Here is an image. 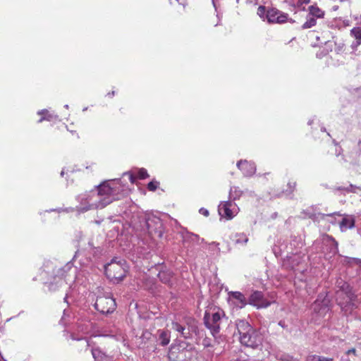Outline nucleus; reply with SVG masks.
Masks as SVG:
<instances>
[{"label":"nucleus","instance_id":"f257e3e1","mask_svg":"<svg viewBox=\"0 0 361 361\" xmlns=\"http://www.w3.org/2000/svg\"><path fill=\"white\" fill-rule=\"evenodd\" d=\"M128 190L121 179L105 180L94 189L80 193L75 197L78 202L75 207L78 213L101 209L116 201Z\"/></svg>","mask_w":361,"mask_h":361},{"label":"nucleus","instance_id":"f03ea898","mask_svg":"<svg viewBox=\"0 0 361 361\" xmlns=\"http://www.w3.org/2000/svg\"><path fill=\"white\" fill-rule=\"evenodd\" d=\"M76 270L73 268V262H69L63 267L54 270V281L48 285L51 291H55L59 287L66 285L69 286V288L74 289L78 285H82L83 282L80 281L78 276L75 275Z\"/></svg>","mask_w":361,"mask_h":361},{"label":"nucleus","instance_id":"7ed1b4c3","mask_svg":"<svg viewBox=\"0 0 361 361\" xmlns=\"http://www.w3.org/2000/svg\"><path fill=\"white\" fill-rule=\"evenodd\" d=\"M139 219V225L133 223L136 229L147 232L152 238H162L164 226L159 214L146 213L141 214Z\"/></svg>","mask_w":361,"mask_h":361},{"label":"nucleus","instance_id":"20e7f679","mask_svg":"<svg viewBox=\"0 0 361 361\" xmlns=\"http://www.w3.org/2000/svg\"><path fill=\"white\" fill-rule=\"evenodd\" d=\"M356 298V295L346 283H343L340 289L336 292L338 305L346 316L352 314L353 310L357 307Z\"/></svg>","mask_w":361,"mask_h":361},{"label":"nucleus","instance_id":"39448f33","mask_svg":"<svg viewBox=\"0 0 361 361\" xmlns=\"http://www.w3.org/2000/svg\"><path fill=\"white\" fill-rule=\"evenodd\" d=\"M126 262L124 260L116 261L113 259L110 263L104 267V271L106 276L111 281L118 283L126 276V269L125 267Z\"/></svg>","mask_w":361,"mask_h":361},{"label":"nucleus","instance_id":"423d86ee","mask_svg":"<svg viewBox=\"0 0 361 361\" xmlns=\"http://www.w3.org/2000/svg\"><path fill=\"white\" fill-rule=\"evenodd\" d=\"M223 312L219 308H214L207 310L204 316V322L206 327L209 329L211 334L216 336L220 330V322Z\"/></svg>","mask_w":361,"mask_h":361},{"label":"nucleus","instance_id":"0eeeda50","mask_svg":"<svg viewBox=\"0 0 361 361\" xmlns=\"http://www.w3.org/2000/svg\"><path fill=\"white\" fill-rule=\"evenodd\" d=\"M71 339L84 341L87 347L91 348V353L95 361H113V357L106 354L99 346L92 345V343L83 337H76L74 334L71 335Z\"/></svg>","mask_w":361,"mask_h":361},{"label":"nucleus","instance_id":"6e6552de","mask_svg":"<svg viewBox=\"0 0 361 361\" xmlns=\"http://www.w3.org/2000/svg\"><path fill=\"white\" fill-rule=\"evenodd\" d=\"M116 306L115 300L109 296L97 297L94 305V308L103 314L112 313L115 310Z\"/></svg>","mask_w":361,"mask_h":361},{"label":"nucleus","instance_id":"1a4fd4ad","mask_svg":"<svg viewBox=\"0 0 361 361\" xmlns=\"http://www.w3.org/2000/svg\"><path fill=\"white\" fill-rule=\"evenodd\" d=\"M218 212L221 217L230 220L238 214L239 207L231 200L224 201L219 204Z\"/></svg>","mask_w":361,"mask_h":361},{"label":"nucleus","instance_id":"9d476101","mask_svg":"<svg viewBox=\"0 0 361 361\" xmlns=\"http://www.w3.org/2000/svg\"><path fill=\"white\" fill-rule=\"evenodd\" d=\"M239 339L243 345L252 348H256L262 344L263 338L258 331L253 329L252 332H249L245 336L239 337Z\"/></svg>","mask_w":361,"mask_h":361},{"label":"nucleus","instance_id":"9b49d317","mask_svg":"<svg viewBox=\"0 0 361 361\" xmlns=\"http://www.w3.org/2000/svg\"><path fill=\"white\" fill-rule=\"evenodd\" d=\"M239 339L243 345L252 348H256L262 344L263 338L258 331L253 329L252 332H249L245 336L239 337Z\"/></svg>","mask_w":361,"mask_h":361},{"label":"nucleus","instance_id":"f8f14e48","mask_svg":"<svg viewBox=\"0 0 361 361\" xmlns=\"http://www.w3.org/2000/svg\"><path fill=\"white\" fill-rule=\"evenodd\" d=\"M305 261V255L301 253H291L290 255L286 256V259L284 262L285 266L290 267L292 269L302 272L304 271L303 269H300V267Z\"/></svg>","mask_w":361,"mask_h":361},{"label":"nucleus","instance_id":"ddd939ff","mask_svg":"<svg viewBox=\"0 0 361 361\" xmlns=\"http://www.w3.org/2000/svg\"><path fill=\"white\" fill-rule=\"evenodd\" d=\"M329 300L319 297L312 305L311 309L319 317H324L329 311Z\"/></svg>","mask_w":361,"mask_h":361},{"label":"nucleus","instance_id":"4468645a","mask_svg":"<svg viewBox=\"0 0 361 361\" xmlns=\"http://www.w3.org/2000/svg\"><path fill=\"white\" fill-rule=\"evenodd\" d=\"M266 19L270 23H283L288 20V14L271 8L267 10Z\"/></svg>","mask_w":361,"mask_h":361},{"label":"nucleus","instance_id":"2eb2a0df","mask_svg":"<svg viewBox=\"0 0 361 361\" xmlns=\"http://www.w3.org/2000/svg\"><path fill=\"white\" fill-rule=\"evenodd\" d=\"M248 303L259 308H265L270 305L271 302L264 298L261 291L253 292L248 300Z\"/></svg>","mask_w":361,"mask_h":361},{"label":"nucleus","instance_id":"dca6fc26","mask_svg":"<svg viewBox=\"0 0 361 361\" xmlns=\"http://www.w3.org/2000/svg\"><path fill=\"white\" fill-rule=\"evenodd\" d=\"M236 166L245 177H252L256 173V165L252 161L240 160L237 162Z\"/></svg>","mask_w":361,"mask_h":361},{"label":"nucleus","instance_id":"f3484780","mask_svg":"<svg viewBox=\"0 0 361 361\" xmlns=\"http://www.w3.org/2000/svg\"><path fill=\"white\" fill-rule=\"evenodd\" d=\"M336 195H346L349 193L356 194L361 197V187L353 184H349L347 186H336L333 189Z\"/></svg>","mask_w":361,"mask_h":361},{"label":"nucleus","instance_id":"a211bd4d","mask_svg":"<svg viewBox=\"0 0 361 361\" xmlns=\"http://www.w3.org/2000/svg\"><path fill=\"white\" fill-rule=\"evenodd\" d=\"M321 241L324 246V251L326 250L329 251V254L333 255L338 252V243L331 236L322 235Z\"/></svg>","mask_w":361,"mask_h":361},{"label":"nucleus","instance_id":"6ab92c4d","mask_svg":"<svg viewBox=\"0 0 361 361\" xmlns=\"http://www.w3.org/2000/svg\"><path fill=\"white\" fill-rule=\"evenodd\" d=\"M37 114L41 116L37 121V123H41L45 121L54 123L60 121L59 115L55 114L54 111H49L47 109L37 111Z\"/></svg>","mask_w":361,"mask_h":361},{"label":"nucleus","instance_id":"aec40b11","mask_svg":"<svg viewBox=\"0 0 361 361\" xmlns=\"http://www.w3.org/2000/svg\"><path fill=\"white\" fill-rule=\"evenodd\" d=\"M128 176L130 183H134L137 178L145 179L149 176L145 169L141 168L136 169L135 171H128L123 173V176Z\"/></svg>","mask_w":361,"mask_h":361},{"label":"nucleus","instance_id":"412c9836","mask_svg":"<svg viewBox=\"0 0 361 361\" xmlns=\"http://www.w3.org/2000/svg\"><path fill=\"white\" fill-rule=\"evenodd\" d=\"M187 348L192 349V345L185 341H182L180 342L178 345H172L169 352V358L174 359L175 355H179L180 353H183V351L185 350Z\"/></svg>","mask_w":361,"mask_h":361},{"label":"nucleus","instance_id":"4be33fe9","mask_svg":"<svg viewBox=\"0 0 361 361\" xmlns=\"http://www.w3.org/2000/svg\"><path fill=\"white\" fill-rule=\"evenodd\" d=\"M342 216V220L339 222L340 228L342 232L355 227L356 220L353 215L345 214Z\"/></svg>","mask_w":361,"mask_h":361},{"label":"nucleus","instance_id":"5701e85b","mask_svg":"<svg viewBox=\"0 0 361 361\" xmlns=\"http://www.w3.org/2000/svg\"><path fill=\"white\" fill-rule=\"evenodd\" d=\"M235 326L239 334V337H242V336H245L249 332H252L254 329L248 322L244 319H238L235 321Z\"/></svg>","mask_w":361,"mask_h":361},{"label":"nucleus","instance_id":"b1692460","mask_svg":"<svg viewBox=\"0 0 361 361\" xmlns=\"http://www.w3.org/2000/svg\"><path fill=\"white\" fill-rule=\"evenodd\" d=\"M78 258L79 259V263L81 267L87 266L90 261V254L86 251V250H78L72 260L75 261Z\"/></svg>","mask_w":361,"mask_h":361},{"label":"nucleus","instance_id":"393cba45","mask_svg":"<svg viewBox=\"0 0 361 361\" xmlns=\"http://www.w3.org/2000/svg\"><path fill=\"white\" fill-rule=\"evenodd\" d=\"M350 35L355 39L351 47L353 49H355L361 44V27H355L351 29Z\"/></svg>","mask_w":361,"mask_h":361},{"label":"nucleus","instance_id":"a878e982","mask_svg":"<svg viewBox=\"0 0 361 361\" xmlns=\"http://www.w3.org/2000/svg\"><path fill=\"white\" fill-rule=\"evenodd\" d=\"M229 296L231 299L236 300L237 302H236L235 305L239 308L244 307L246 305V304L247 303L245 297L240 292H238V291L231 292L229 293Z\"/></svg>","mask_w":361,"mask_h":361},{"label":"nucleus","instance_id":"bb28decb","mask_svg":"<svg viewBox=\"0 0 361 361\" xmlns=\"http://www.w3.org/2000/svg\"><path fill=\"white\" fill-rule=\"evenodd\" d=\"M158 342L163 346L168 345L171 339V333L168 330H159Z\"/></svg>","mask_w":361,"mask_h":361},{"label":"nucleus","instance_id":"cd10ccee","mask_svg":"<svg viewBox=\"0 0 361 361\" xmlns=\"http://www.w3.org/2000/svg\"><path fill=\"white\" fill-rule=\"evenodd\" d=\"M158 276L161 282L166 284L171 285V281L173 279L172 272L166 270V271H161L158 274Z\"/></svg>","mask_w":361,"mask_h":361},{"label":"nucleus","instance_id":"c85d7f7f","mask_svg":"<svg viewBox=\"0 0 361 361\" xmlns=\"http://www.w3.org/2000/svg\"><path fill=\"white\" fill-rule=\"evenodd\" d=\"M183 239L185 243L192 242L197 245L200 244V240H204V239H200L198 235L188 231L183 234Z\"/></svg>","mask_w":361,"mask_h":361},{"label":"nucleus","instance_id":"c756f323","mask_svg":"<svg viewBox=\"0 0 361 361\" xmlns=\"http://www.w3.org/2000/svg\"><path fill=\"white\" fill-rule=\"evenodd\" d=\"M243 192L237 186H232L229 191V199L234 202L239 200L242 196Z\"/></svg>","mask_w":361,"mask_h":361},{"label":"nucleus","instance_id":"7c9ffc66","mask_svg":"<svg viewBox=\"0 0 361 361\" xmlns=\"http://www.w3.org/2000/svg\"><path fill=\"white\" fill-rule=\"evenodd\" d=\"M308 15L317 18H322L324 16V12L320 9L317 5H312L309 7Z\"/></svg>","mask_w":361,"mask_h":361},{"label":"nucleus","instance_id":"2f4dec72","mask_svg":"<svg viewBox=\"0 0 361 361\" xmlns=\"http://www.w3.org/2000/svg\"><path fill=\"white\" fill-rule=\"evenodd\" d=\"M233 240L235 244L245 245L248 242V237L243 233H238L233 235Z\"/></svg>","mask_w":361,"mask_h":361},{"label":"nucleus","instance_id":"473e14b6","mask_svg":"<svg viewBox=\"0 0 361 361\" xmlns=\"http://www.w3.org/2000/svg\"><path fill=\"white\" fill-rule=\"evenodd\" d=\"M197 329V326L195 324V321H191V324L186 327H185V330L182 332L181 336L185 338H188L191 336L192 333L195 332Z\"/></svg>","mask_w":361,"mask_h":361},{"label":"nucleus","instance_id":"72a5a7b5","mask_svg":"<svg viewBox=\"0 0 361 361\" xmlns=\"http://www.w3.org/2000/svg\"><path fill=\"white\" fill-rule=\"evenodd\" d=\"M334 146H335V155L336 157L339 158L338 161L341 164H343V162H345V159L344 158V156L343 154V149L341 146L338 145V142H336L335 140L333 141Z\"/></svg>","mask_w":361,"mask_h":361},{"label":"nucleus","instance_id":"f704fd0d","mask_svg":"<svg viewBox=\"0 0 361 361\" xmlns=\"http://www.w3.org/2000/svg\"><path fill=\"white\" fill-rule=\"evenodd\" d=\"M317 23V20L315 18L307 15L306 21L302 25V29H308L314 27Z\"/></svg>","mask_w":361,"mask_h":361},{"label":"nucleus","instance_id":"c9c22d12","mask_svg":"<svg viewBox=\"0 0 361 361\" xmlns=\"http://www.w3.org/2000/svg\"><path fill=\"white\" fill-rule=\"evenodd\" d=\"M288 188L286 190V194L287 196H290L293 195V192L296 188V182L295 181H289L287 184Z\"/></svg>","mask_w":361,"mask_h":361},{"label":"nucleus","instance_id":"e433bc0d","mask_svg":"<svg viewBox=\"0 0 361 361\" xmlns=\"http://www.w3.org/2000/svg\"><path fill=\"white\" fill-rule=\"evenodd\" d=\"M347 262L350 266H357L361 269V259L358 258H346Z\"/></svg>","mask_w":361,"mask_h":361},{"label":"nucleus","instance_id":"4c0bfd02","mask_svg":"<svg viewBox=\"0 0 361 361\" xmlns=\"http://www.w3.org/2000/svg\"><path fill=\"white\" fill-rule=\"evenodd\" d=\"M78 328V331L82 332L83 334H86L88 332L89 329H90L91 324L89 322L85 324H79Z\"/></svg>","mask_w":361,"mask_h":361},{"label":"nucleus","instance_id":"58836bf2","mask_svg":"<svg viewBox=\"0 0 361 361\" xmlns=\"http://www.w3.org/2000/svg\"><path fill=\"white\" fill-rule=\"evenodd\" d=\"M341 216V214L338 212H335V213H333V214H323V218L324 219H326L327 221L331 223V224H334V216Z\"/></svg>","mask_w":361,"mask_h":361},{"label":"nucleus","instance_id":"ea45409f","mask_svg":"<svg viewBox=\"0 0 361 361\" xmlns=\"http://www.w3.org/2000/svg\"><path fill=\"white\" fill-rule=\"evenodd\" d=\"M74 211H75V208L74 207H59V208H55L54 209V212H57V213H61V212H65V213H70V212H73Z\"/></svg>","mask_w":361,"mask_h":361},{"label":"nucleus","instance_id":"a19ab883","mask_svg":"<svg viewBox=\"0 0 361 361\" xmlns=\"http://www.w3.org/2000/svg\"><path fill=\"white\" fill-rule=\"evenodd\" d=\"M185 326H183L182 324H179L178 322H174L172 323V329L178 332H179L180 334H182V332L185 330Z\"/></svg>","mask_w":361,"mask_h":361},{"label":"nucleus","instance_id":"79ce46f5","mask_svg":"<svg viewBox=\"0 0 361 361\" xmlns=\"http://www.w3.org/2000/svg\"><path fill=\"white\" fill-rule=\"evenodd\" d=\"M194 348L192 347V349H190L189 348H187L185 350V354H184V361H188V360H190L191 357L194 355Z\"/></svg>","mask_w":361,"mask_h":361},{"label":"nucleus","instance_id":"37998d69","mask_svg":"<svg viewBox=\"0 0 361 361\" xmlns=\"http://www.w3.org/2000/svg\"><path fill=\"white\" fill-rule=\"evenodd\" d=\"M267 12V11L264 6H259L257 8V15L263 20L266 18Z\"/></svg>","mask_w":361,"mask_h":361},{"label":"nucleus","instance_id":"c03bdc74","mask_svg":"<svg viewBox=\"0 0 361 361\" xmlns=\"http://www.w3.org/2000/svg\"><path fill=\"white\" fill-rule=\"evenodd\" d=\"M307 361H327V357L313 355L307 357Z\"/></svg>","mask_w":361,"mask_h":361},{"label":"nucleus","instance_id":"a18cd8bd","mask_svg":"<svg viewBox=\"0 0 361 361\" xmlns=\"http://www.w3.org/2000/svg\"><path fill=\"white\" fill-rule=\"evenodd\" d=\"M169 3L171 6H176L178 4L185 8L187 5V0H169Z\"/></svg>","mask_w":361,"mask_h":361},{"label":"nucleus","instance_id":"49530a36","mask_svg":"<svg viewBox=\"0 0 361 361\" xmlns=\"http://www.w3.org/2000/svg\"><path fill=\"white\" fill-rule=\"evenodd\" d=\"M146 282L145 284H143V288L147 290L152 289V286L154 285L153 280L152 279H149L148 277H146L145 279Z\"/></svg>","mask_w":361,"mask_h":361},{"label":"nucleus","instance_id":"de8ad7c7","mask_svg":"<svg viewBox=\"0 0 361 361\" xmlns=\"http://www.w3.org/2000/svg\"><path fill=\"white\" fill-rule=\"evenodd\" d=\"M159 186V183L157 181H151L147 184V189L150 191H155Z\"/></svg>","mask_w":361,"mask_h":361},{"label":"nucleus","instance_id":"09e8293b","mask_svg":"<svg viewBox=\"0 0 361 361\" xmlns=\"http://www.w3.org/2000/svg\"><path fill=\"white\" fill-rule=\"evenodd\" d=\"M357 225L358 233L361 235V211L357 214Z\"/></svg>","mask_w":361,"mask_h":361},{"label":"nucleus","instance_id":"8fccbe9b","mask_svg":"<svg viewBox=\"0 0 361 361\" xmlns=\"http://www.w3.org/2000/svg\"><path fill=\"white\" fill-rule=\"evenodd\" d=\"M184 354L185 350H183V353H180L179 355H175V358L171 360L174 361H184Z\"/></svg>","mask_w":361,"mask_h":361},{"label":"nucleus","instance_id":"3c124183","mask_svg":"<svg viewBox=\"0 0 361 361\" xmlns=\"http://www.w3.org/2000/svg\"><path fill=\"white\" fill-rule=\"evenodd\" d=\"M199 212H200V214L204 215V216H208L209 214V211L204 207L200 208L199 210Z\"/></svg>","mask_w":361,"mask_h":361},{"label":"nucleus","instance_id":"603ef678","mask_svg":"<svg viewBox=\"0 0 361 361\" xmlns=\"http://www.w3.org/2000/svg\"><path fill=\"white\" fill-rule=\"evenodd\" d=\"M46 212H54V209H47V210H45V211H42V212H40L39 214V215H43L44 213Z\"/></svg>","mask_w":361,"mask_h":361},{"label":"nucleus","instance_id":"864d4df0","mask_svg":"<svg viewBox=\"0 0 361 361\" xmlns=\"http://www.w3.org/2000/svg\"><path fill=\"white\" fill-rule=\"evenodd\" d=\"M66 314V310H65L63 311V316L62 317V318H61V322H60L61 324H64V325L66 324V323H65V322H64Z\"/></svg>","mask_w":361,"mask_h":361},{"label":"nucleus","instance_id":"5fc2aeb1","mask_svg":"<svg viewBox=\"0 0 361 361\" xmlns=\"http://www.w3.org/2000/svg\"><path fill=\"white\" fill-rule=\"evenodd\" d=\"M300 4H308L310 3V0H299Z\"/></svg>","mask_w":361,"mask_h":361},{"label":"nucleus","instance_id":"6e6d98bb","mask_svg":"<svg viewBox=\"0 0 361 361\" xmlns=\"http://www.w3.org/2000/svg\"><path fill=\"white\" fill-rule=\"evenodd\" d=\"M351 353H353L355 354V348H352V349H350L347 351V354L348 355H350Z\"/></svg>","mask_w":361,"mask_h":361},{"label":"nucleus","instance_id":"4d7b16f0","mask_svg":"<svg viewBox=\"0 0 361 361\" xmlns=\"http://www.w3.org/2000/svg\"><path fill=\"white\" fill-rule=\"evenodd\" d=\"M114 95H115V91H112V92H109V93L107 94V96H108L109 97H114Z\"/></svg>","mask_w":361,"mask_h":361},{"label":"nucleus","instance_id":"13d9d810","mask_svg":"<svg viewBox=\"0 0 361 361\" xmlns=\"http://www.w3.org/2000/svg\"><path fill=\"white\" fill-rule=\"evenodd\" d=\"M357 147H358L359 152L361 153V140L358 141V142H357Z\"/></svg>","mask_w":361,"mask_h":361},{"label":"nucleus","instance_id":"bf43d9fd","mask_svg":"<svg viewBox=\"0 0 361 361\" xmlns=\"http://www.w3.org/2000/svg\"><path fill=\"white\" fill-rule=\"evenodd\" d=\"M231 3L233 5H237L239 2V0H231Z\"/></svg>","mask_w":361,"mask_h":361},{"label":"nucleus","instance_id":"052dcab7","mask_svg":"<svg viewBox=\"0 0 361 361\" xmlns=\"http://www.w3.org/2000/svg\"><path fill=\"white\" fill-rule=\"evenodd\" d=\"M88 249L90 250H93V245L92 243H88Z\"/></svg>","mask_w":361,"mask_h":361},{"label":"nucleus","instance_id":"680f3d73","mask_svg":"<svg viewBox=\"0 0 361 361\" xmlns=\"http://www.w3.org/2000/svg\"><path fill=\"white\" fill-rule=\"evenodd\" d=\"M279 324L281 326L284 327V322H282V321L279 322Z\"/></svg>","mask_w":361,"mask_h":361},{"label":"nucleus","instance_id":"e2e57ef3","mask_svg":"<svg viewBox=\"0 0 361 361\" xmlns=\"http://www.w3.org/2000/svg\"><path fill=\"white\" fill-rule=\"evenodd\" d=\"M313 121H314V119H310V120H309V121H308V123H308V125H309V126L312 125V123H313Z\"/></svg>","mask_w":361,"mask_h":361},{"label":"nucleus","instance_id":"0e129e2a","mask_svg":"<svg viewBox=\"0 0 361 361\" xmlns=\"http://www.w3.org/2000/svg\"><path fill=\"white\" fill-rule=\"evenodd\" d=\"M0 361H6L1 355V353H0Z\"/></svg>","mask_w":361,"mask_h":361},{"label":"nucleus","instance_id":"69168bd1","mask_svg":"<svg viewBox=\"0 0 361 361\" xmlns=\"http://www.w3.org/2000/svg\"><path fill=\"white\" fill-rule=\"evenodd\" d=\"M216 0H212V3H213V5L216 8Z\"/></svg>","mask_w":361,"mask_h":361},{"label":"nucleus","instance_id":"338daca9","mask_svg":"<svg viewBox=\"0 0 361 361\" xmlns=\"http://www.w3.org/2000/svg\"><path fill=\"white\" fill-rule=\"evenodd\" d=\"M64 173H65L64 170H62L61 172V176H63Z\"/></svg>","mask_w":361,"mask_h":361},{"label":"nucleus","instance_id":"774afa93","mask_svg":"<svg viewBox=\"0 0 361 361\" xmlns=\"http://www.w3.org/2000/svg\"><path fill=\"white\" fill-rule=\"evenodd\" d=\"M64 108H66V109H68L69 108V106H68V104H65V105H64Z\"/></svg>","mask_w":361,"mask_h":361}]
</instances>
